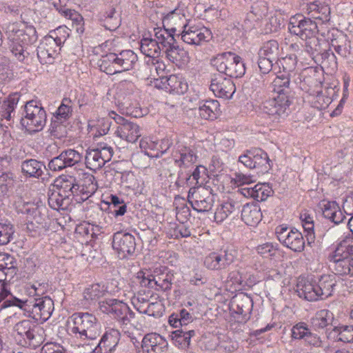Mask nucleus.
<instances>
[{"label":"nucleus","instance_id":"f257e3e1","mask_svg":"<svg viewBox=\"0 0 353 353\" xmlns=\"http://www.w3.org/2000/svg\"><path fill=\"white\" fill-rule=\"evenodd\" d=\"M288 29L292 34L306 41L305 51L310 55L323 54L329 50V42L316 37L319 32L316 21L297 14L291 17Z\"/></svg>","mask_w":353,"mask_h":353},{"label":"nucleus","instance_id":"f03ea898","mask_svg":"<svg viewBox=\"0 0 353 353\" xmlns=\"http://www.w3.org/2000/svg\"><path fill=\"white\" fill-rule=\"evenodd\" d=\"M9 294L10 292L3 285L0 291V310L10 306H17L26 311L30 318L41 323L46 321L54 311V302L48 296L34 299L33 302L28 303L26 299L16 297L5 300Z\"/></svg>","mask_w":353,"mask_h":353},{"label":"nucleus","instance_id":"7ed1b4c3","mask_svg":"<svg viewBox=\"0 0 353 353\" xmlns=\"http://www.w3.org/2000/svg\"><path fill=\"white\" fill-rule=\"evenodd\" d=\"M6 35L12 53L19 61L23 62L26 58L24 46L37 40L35 28L23 21L10 23L6 26Z\"/></svg>","mask_w":353,"mask_h":353},{"label":"nucleus","instance_id":"20e7f679","mask_svg":"<svg viewBox=\"0 0 353 353\" xmlns=\"http://www.w3.org/2000/svg\"><path fill=\"white\" fill-rule=\"evenodd\" d=\"M353 236L348 235L340 239L327 256L335 274L348 276L353 280Z\"/></svg>","mask_w":353,"mask_h":353},{"label":"nucleus","instance_id":"39448f33","mask_svg":"<svg viewBox=\"0 0 353 353\" xmlns=\"http://www.w3.org/2000/svg\"><path fill=\"white\" fill-rule=\"evenodd\" d=\"M67 332L70 335L83 340L94 339L101 332V325L94 315L77 312L68 319Z\"/></svg>","mask_w":353,"mask_h":353},{"label":"nucleus","instance_id":"423d86ee","mask_svg":"<svg viewBox=\"0 0 353 353\" xmlns=\"http://www.w3.org/2000/svg\"><path fill=\"white\" fill-rule=\"evenodd\" d=\"M185 8V5L179 2L174 9L163 14L161 18L163 28L154 29V36L157 39H160L159 34H164L165 39L166 38V34L161 32V31L167 33L168 36L174 37L176 35H180L188 23Z\"/></svg>","mask_w":353,"mask_h":353},{"label":"nucleus","instance_id":"0eeeda50","mask_svg":"<svg viewBox=\"0 0 353 353\" xmlns=\"http://www.w3.org/2000/svg\"><path fill=\"white\" fill-rule=\"evenodd\" d=\"M212 63L219 72L230 77L239 78L245 72L242 58L231 52L217 54L212 59Z\"/></svg>","mask_w":353,"mask_h":353},{"label":"nucleus","instance_id":"6e6552de","mask_svg":"<svg viewBox=\"0 0 353 353\" xmlns=\"http://www.w3.org/2000/svg\"><path fill=\"white\" fill-rule=\"evenodd\" d=\"M46 113L39 101H28L24 107V114L21 123L30 133L41 131L46 125Z\"/></svg>","mask_w":353,"mask_h":353},{"label":"nucleus","instance_id":"1a4fd4ad","mask_svg":"<svg viewBox=\"0 0 353 353\" xmlns=\"http://www.w3.org/2000/svg\"><path fill=\"white\" fill-rule=\"evenodd\" d=\"M161 32L166 34L164 31ZM159 34V39L162 46L165 57L172 63L174 64L179 69H185L190 61L189 52L183 47L176 44V40L174 37Z\"/></svg>","mask_w":353,"mask_h":353},{"label":"nucleus","instance_id":"9d476101","mask_svg":"<svg viewBox=\"0 0 353 353\" xmlns=\"http://www.w3.org/2000/svg\"><path fill=\"white\" fill-rule=\"evenodd\" d=\"M150 85L155 88L176 96L185 94L189 89L185 77L181 73L161 76L159 78L153 77L150 80Z\"/></svg>","mask_w":353,"mask_h":353},{"label":"nucleus","instance_id":"9b49d317","mask_svg":"<svg viewBox=\"0 0 353 353\" xmlns=\"http://www.w3.org/2000/svg\"><path fill=\"white\" fill-rule=\"evenodd\" d=\"M99 310L123 324H128L134 317V313L128 305L116 299H108L99 303Z\"/></svg>","mask_w":353,"mask_h":353},{"label":"nucleus","instance_id":"f8f14e48","mask_svg":"<svg viewBox=\"0 0 353 353\" xmlns=\"http://www.w3.org/2000/svg\"><path fill=\"white\" fill-rule=\"evenodd\" d=\"M188 199L192 208L198 212H208L214 205L212 190L205 186L199 185L190 188Z\"/></svg>","mask_w":353,"mask_h":353},{"label":"nucleus","instance_id":"ddd939ff","mask_svg":"<svg viewBox=\"0 0 353 353\" xmlns=\"http://www.w3.org/2000/svg\"><path fill=\"white\" fill-rule=\"evenodd\" d=\"M275 233L277 239L283 246L295 252H301L304 250L305 240L299 230L281 225L276 228Z\"/></svg>","mask_w":353,"mask_h":353},{"label":"nucleus","instance_id":"4468645a","mask_svg":"<svg viewBox=\"0 0 353 353\" xmlns=\"http://www.w3.org/2000/svg\"><path fill=\"white\" fill-rule=\"evenodd\" d=\"M113 149L106 143H100L97 148L89 149L85 156V164L88 168L97 170L102 168L105 163L111 160Z\"/></svg>","mask_w":353,"mask_h":353},{"label":"nucleus","instance_id":"2eb2a0df","mask_svg":"<svg viewBox=\"0 0 353 353\" xmlns=\"http://www.w3.org/2000/svg\"><path fill=\"white\" fill-rule=\"evenodd\" d=\"M182 41L190 45L199 46L212 38L211 30L201 24L187 23L181 32Z\"/></svg>","mask_w":353,"mask_h":353},{"label":"nucleus","instance_id":"dca6fc26","mask_svg":"<svg viewBox=\"0 0 353 353\" xmlns=\"http://www.w3.org/2000/svg\"><path fill=\"white\" fill-rule=\"evenodd\" d=\"M235 251L225 249L223 253L211 252L203 258V266L210 270L226 269L235 260Z\"/></svg>","mask_w":353,"mask_h":353},{"label":"nucleus","instance_id":"f3484780","mask_svg":"<svg viewBox=\"0 0 353 353\" xmlns=\"http://www.w3.org/2000/svg\"><path fill=\"white\" fill-rule=\"evenodd\" d=\"M323 82V72L317 68H307L301 73L300 87L307 94L319 92L322 90Z\"/></svg>","mask_w":353,"mask_h":353},{"label":"nucleus","instance_id":"a211bd4d","mask_svg":"<svg viewBox=\"0 0 353 353\" xmlns=\"http://www.w3.org/2000/svg\"><path fill=\"white\" fill-rule=\"evenodd\" d=\"M112 248L120 259L126 258L134 252V236L130 233L116 232L113 235Z\"/></svg>","mask_w":353,"mask_h":353},{"label":"nucleus","instance_id":"6ab92c4d","mask_svg":"<svg viewBox=\"0 0 353 353\" xmlns=\"http://www.w3.org/2000/svg\"><path fill=\"white\" fill-rule=\"evenodd\" d=\"M117 119L119 125L115 132L117 136L128 143H135L141 136V127L123 117Z\"/></svg>","mask_w":353,"mask_h":353},{"label":"nucleus","instance_id":"aec40b11","mask_svg":"<svg viewBox=\"0 0 353 353\" xmlns=\"http://www.w3.org/2000/svg\"><path fill=\"white\" fill-rule=\"evenodd\" d=\"M210 88L216 97L223 99H230L236 91L233 81L222 74L212 79Z\"/></svg>","mask_w":353,"mask_h":353},{"label":"nucleus","instance_id":"412c9836","mask_svg":"<svg viewBox=\"0 0 353 353\" xmlns=\"http://www.w3.org/2000/svg\"><path fill=\"white\" fill-rule=\"evenodd\" d=\"M61 47L51 38L45 36L37 47V57L41 64L52 63Z\"/></svg>","mask_w":353,"mask_h":353},{"label":"nucleus","instance_id":"4be33fe9","mask_svg":"<svg viewBox=\"0 0 353 353\" xmlns=\"http://www.w3.org/2000/svg\"><path fill=\"white\" fill-rule=\"evenodd\" d=\"M272 99L269 101V114L276 119L285 118L288 114V110L292 103L291 94H274Z\"/></svg>","mask_w":353,"mask_h":353},{"label":"nucleus","instance_id":"5701e85b","mask_svg":"<svg viewBox=\"0 0 353 353\" xmlns=\"http://www.w3.org/2000/svg\"><path fill=\"white\" fill-rule=\"evenodd\" d=\"M143 353H166L168 343L160 334L149 333L142 340Z\"/></svg>","mask_w":353,"mask_h":353},{"label":"nucleus","instance_id":"b1692460","mask_svg":"<svg viewBox=\"0 0 353 353\" xmlns=\"http://www.w3.org/2000/svg\"><path fill=\"white\" fill-rule=\"evenodd\" d=\"M26 214L27 229L30 232H37L43 227L46 216L41 209L33 203H26L24 212Z\"/></svg>","mask_w":353,"mask_h":353},{"label":"nucleus","instance_id":"393cba45","mask_svg":"<svg viewBox=\"0 0 353 353\" xmlns=\"http://www.w3.org/2000/svg\"><path fill=\"white\" fill-rule=\"evenodd\" d=\"M121 334L116 329H109L102 336L98 345L94 349L95 353H113L120 341Z\"/></svg>","mask_w":353,"mask_h":353},{"label":"nucleus","instance_id":"a878e982","mask_svg":"<svg viewBox=\"0 0 353 353\" xmlns=\"http://www.w3.org/2000/svg\"><path fill=\"white\" fill-rule=\"evenodd\" d=\"M39 327L31 320L25 319L17 323L14 326V330L19 335L27 339L30 345L37 346L41 339L37 340L39 336L37 335Z\"/></svg>","mask_w":353,"mask_h":353},{"label":"nucleus","instance_id":"bb28decb","mask_svg":"<svg viewBox=\"0 0 353 353\" xmlns=\"http://www.w3.org/2000/svg\"><path fill=\"white\" fill-rule=\"evenodd\" d=\"M197 105L198 114L202 119L214 121L221 115V105L217 100H200Z\"/></svg>","mask_w":353,"mask_h":353},{"label":"nucleus","instance_id":"cd10ccee","mask_svg":"<svg viewBox=\"0 0 353 353\" xmlns=\"http://www.w3.org/2000/svg\"><path fill=\"white\" fill-rule=\"evenodd\" d=\"M316 282L305 277H299L296 284V292L300 297L309 301L319 299Z\"/></svg>","mask_w":353,"mask_h":353},{"label":"nucleus","instance_id":"c85d7f7f","mask_svg":"<svg viewBox=\"0 0 353 353\" xmlns=\"http://www.w3.org/2000/svg\"><path fill=\"white\" fill-rule=\"evenodd\" d=\"M78 178L76 183L77 190H79L81 196L86 199L96 192L98 188L97 183L94 176L90 173L80 172Z\"/></svg>","mask_w":353,"mask_h":353},{"label":"nucleus","instance_id":"c756f323","mask_svg":"<svg viewBox=\"0 0 353 353\" xmlns=\"http://www.w3.org/2000/svg\"><path fill=\"white\" fill-rule=\"evenodd\" d=\"M239 208V203L234 199H228L217 205L214 219L217 223H221Z\"/></svg>","mask_w":353,"mask_h":353},{"label":"nucleus","instance_id":"7c9ffc66","mask_svg":"<svg viewBox=\"0 0 353 353\" xmlns=\"http://www.w3.org/2000/svg\"><path fill=\"white\" fill-rule=\"evenodd\" d=\"M174 279V274L167 268L155 269L154 270L153 289L156 290H170Z\"/></svg>","mask_w":353,"mask_h":353},{"label":"nucleus","instance_id":"2f4dec72","mask_svg":"<svg viewBox=\"0 0 353 353\" xmlns=\"http://www.w3.org/2000/svg\"><path fill=\"white\" fill-rule=\"evenodd\" d=\"M241 220L249 226L255 227L262 220V213L256 203H247L241 210Z\"/></svg>","mask_w":353,"mask_h":353},{"label":"nucleus","instance_id":"473e14b6","mask_svg":"<svg viewBox=\"0 0 353 353\" xmlns=\"http://www.w3.org/2000/svg\"><path fill=\"white\" fill-rule=\"evenodd\" d=\"M242 193L244 196L253 198L257 201H263L272 195L273 191L269 184L258 183L252 188H243Z\"/></svg>","mask_w":353,"mask_h":353},{"label":"nucleus","instance_id":"72a5a7b5","mask_svg":"<svg viewBox=\"0 0 353 353\" xmlns=\"http://www.w3.org/2000/svg\"><path fill=\"white\" fill-rule=\"evenodd\" d=\"M114 290H109L108 287L100 283H93L85 288L83 295V299L88 303H92L98 301L106 294H112Z\"/></svg>","mask_w":353,"mask_h":353},{"label":"nucleus","instance_id":"f704fd0d","mask_svg":"<svg viewBox=\"0 0 353 353\" xmlns=\"http://www.w3.org/2000/svg\"><path fill=\"white\" fill-rule=\"evenodd\" d=\"M76 179L70 176L57 178L54 183L52 189L63 194V196H69L77 192Z\"/></svg>","mask_w":353,"mask_h":353},{"label":"nucleus","instance_id":"c9c22d12","mask_svg":"<svg viewBox=\"0 0 353 353\" xmlns=\"http://www.w3.org/2000/svg\"><path fill=\"white\" fill-rule=\"evenodd\" d=\"M155 38L143 37L141 40L140 50L143 54L148 57L150 59L159 57L161 54V43L156 37Z\"/></svg>","mask_w":353,"mask_h":353},{"label":"nucleus","instance_id":"e433bc0d","mask_svg":"<svg viewBox=\"0 0 353 353\" xmlns=\"http://www.w3.org/2000/svg\"><path fill=\"white\" fill-rule=\"evenodd\" d=\"M323 214L325 218L330 220L335 224L342 223L345 218L339 204L336 201H327L324 203Z\"/></svg>","mask_w":353,"mask_h":353},{"label":"nucleus","instance_id":"4c0bfd02","mask_svg":"<svg viewBox=\"0 0 353 353\" xmlns=\"http://www.w3.org/2000/svg\"><path fill=\"white\" fill-rule=\"evenodd\" d=\"M59 13L65 18L72 21V26L79 33L84 31V21L83 17L76 10L60 7L57 8Z\"/></svg>","mask_w":353,"mask_h":353},{"label":"nucleus","instance_id":"58836bf2","mask_svg":"<svg viewBox=\"0 0 353 353\" xmlns=\"http://www.w3.org/2000/svg\"><path fill=\"white\" fill-rule=\"evenodd\" d=\"M115 59L121 72L132 69L137 61V54L130 50H123L119 54L115 53Z\"/></svg>","mask_w":353,"mask_h":353},{"label":"nucleus","instance_id":"ea45409f","mask_svg":"<svg viewBox=\"0 0 353 353\" xmlns=\"http://www.w3.org/2000/svg\"><path fill=\"white\" fill-rule=\"evenodd\" d=\"M142 152L151 158H159L165 151L159 148L158 142L150 137H143L139 141Z\"/></svg>","mask_w":353,"mask_h":353},{"label":"nucleus","instance_id":"a19ab883","mask_svg":"<svg viewBox=\"0 0 353 353\" xmlns=\"http://www.w3.org/2000/svg\"><path fill=\"white\" fill-rule=\"evenodd\" d=\"M316 289L319 290V299L327 298L332 295L336 285L334 276L331 274H324L316 282Z\"/></svg>","mask_w":353,"mask_h":353},{"label":"nucleus","instance_id":"79ce46f5","mask_svg":"<svg viewBox=\"0 0 353 353\" xmlns=\"http://www.w3.org/2000/svg\"><path fill=\"white\" fill-rule=\"evenodd\" d=\"M307 10L311 17L322 23L327 22L330 19V8L327 5L311 3L307 6Z\"/></svg>","mask_w":353,"mask_h":353},{"label":"nucleus","instance_id":"37998d69","mask_svg":"<svg viewBox=\"0 0 353 353\" xmlns=\"http://www.w3.org/2000/svg\"><path fill=\"white\" fill-rule=\"evenodd\" d=\"M334 320V314L328 310L318 311L311 319V323L315 330H320L331 325Z\"/></svg>","mask_w":353,"mask_h":353},{"label":"nucleus","instance_id":"c03bdc74","mask_svg":"<svg viewBox=\"0 0 353 353\" xmlns=\"http://www.w3.org/2000/svg\"><path fill=\"white\" fill-rule=\"evenodd\" d=\"M175 162L179 166H188L189 164L193 163L196 159L193 151L185 146H179L178 149L173 154Z\"/></svg>","mask_w":353,"mask_h":353},{"label":"nucleus","instance_id":"a18cd8bd","mask_svg":"<svg viewBox=\"0 0 353 353\" xmlns=\"http://www.w3.org/2000/svg\"><path fill=\"white\" fill-rule=\"evenodd\" d=\"M194 334V330L184 332L182 330H176L172 332L171 340L175 346L185 350L189 347L190 339Z\"/></svg>","mask_w":353,"mask_h":353},{"label":"nucleus","instance_id":"49530a36","mask_svg":"<svg viewBox=\"0 0 353 353\" xmlns=\"http://www.w3.org/2000/svg\"><path fill=\"white\" fill-rule=\"evenodd\" d=\"M165 312V306L163 300L158 294L153 292L150 294L149 304L147 310V315L160 317Z\"/></svg>","mask_w":353,"mask_h":353},{"label":"nucleus","instance_id":"de8ad7c7","mask_svg":"<svg viewBox=\"0 0 353 353\" xmlns=\"http://www.w3.org/2000/svg\"><path fill=\"white\" fill-rule=\"evenodd\" d=\"M99 68L102 72L109 75L121 72L120 67L115 59V53H110L103 57L99 63Z\"/></svg>","mask_w":353,"mask_h":353},{"label":"nucleus","instance_id":"09e8293b","mask_svg":"<svg viewBox=\"0 0 353 353\" xmlns=\"http://www.w3.org/2000/svg\"><path fill=\"white\" fill-rule=\"evenodd\" d=\"M279 44L276 40H270L263 43L260 48L259 57H265L275 60L279 54Z\"/></svg>","mask_w":353,"mask_h":353},{"label":"nucleus","instance_id":"8fccbe9b","mask_svg":"<svg viewBox=\"0 0 353 353\" xmlns=\"http://www.w3.org/2000/svg\"><path fill=\"white\" fill-rule=\"evenodd\" d=\"M252 160L255 164V168L260 169L262 172L270 169V159L266 152L260 149L251 150Z\"/></svg>","mask_w":353,"mask_h":353},{"label":"nucleus","instance_id":"3c124183","mask_svg":"<svg viewBox=\"0 0 353 353\" xmlns=\"http://www.w3.org/2000/svg\"><path fill=\"white\" fill-rule=\"evenodd\" d=\"M290 76L287 74H278L272 81L274 94H291L290 89Z\"/></svg>","mask_w":353,"mask_h":353},{"label":"nucleus","instance_id":"603ef678","mask_svg":"<svg viewBox=\"0 0 353 353\" xmlns=\"http://www.w3.org/2000/svg\"><path fill=\"white\" fill-rule=\"evenodd\" d=\"M307 98L312 105L318 110L325 109L331 103L330 97L323 93V89L317 93H308Z\"/></svg>","mask_w":353,"mask_h":353},{"label":"nucleus","instance_id":"864d4df0","mask_svg":"<svg viewBox=\"0 0 353 353\" xmlns=\"http://www.w3.org/2000/svg\"><path fill=\"white\" fill-rule=\"evenodd\" d=\"M72 112V101L70 98H63L61 105L54 113V117L60 122L66 121Z\"/></svg>","mask_w":353,"mask_h":353},{"label":"nucleus","instance_id":"5fc2aeb1","mask_svg":"<svg viewBox=\"0 0 353 353\" xmlns=\"http://www.w3.org/2000/svg\"><path fill=\"white\" fill-rule=\"evenodd\" d=\"M276 63L280 69L279 73L283 72V74H290V73L293 72L296 68L297 64V55H286L284 57L279 59Z\"/></svg>","mask_w":353,"mask_h":353},{"label":"nucleus","instance_id":"6e6d98bb","mask_svg":"<svg viewBox=\"0 0 353 353\" xmlns=\"http://www.w3.org/2000/svg\"><path fill=\"white\" fill-rule=\"evenodd\" d=\"M338 341L343 343L353 342V325H339L333 329Z\"/></svg>","mask_w":353,"mask_h":353},{"label":"nucleus","instance_id":"4d7b16f0","mask_svg":"<svg viewBox=\"0 0 353 353\" xmlns=\"http://www.w3.org/2000/svg\"><path fill=\"white\" fill-rule=\"evenodd\" d=\"M70 30L65 26H61L56 29L50 31L46 35L51 38L60 47L65 42L70 35Z\"/></svg>","mask_w":353,"mask_h":353},{"label":"nucleus","instance_id":"13d9d810","mask_svg":"<svg viewBox=\"0 0 353 353\" xmlns=\"http://www.w3.org/2000/svg\"><path fill=\"white\" fill-rule=\"evenodd\" d=\"M42 167L43 164L41 162L30 159L23 163L22 170L30 176L39 177L43 173Z\"/></svg>","mask_w":353,"mask_h":353},{"label":"nucleus","instance_id":"bf43d9fd","mask_svg":"<svg viewBox=\"0 0 353 353\" xmlns=\"http://www.w3.org/2000/svg\"><path fill=\"white\" fill-rule=\"evenodd\" d=\"M67 199L68 196H63V194L52 188L48 197V204L52 209L58 210L64 208V203Z\"/></svg>","mask_w":353,"mask_h":353},{"label":"nucleus","instance_id":"052dcab7","mask_svg":"<svg viewBox=\"0 0 353 353\" xmlns=\"http://www.w3.org/2000/svg\"><path fill=\"white\" fill-rule=\"evenodd\" d=\"M256 252L263 258H273L279 254V249L272 243L266 242L256 247Z\"/></svg>","mask_w":353,"mask_h":353},{"label":"nucleus","instance_id":"680f3d73","mask_svg":"<svg viewBox=\"0 0 353 353\" xmlns=\"http://www.w3.org/2000/svg\"><path fill=\"white\" fill-rule=\"evenodd\" d=\"M136 279L142 288L153 289L154 273L148 269H141L136 274Z\"/></svg>","mask_w":353,"mask_h":353},{"label":"nucleus","instance_id":"e2e57ef3","mask_svg":"<svg viewBox=\"0 0 353 353\" xmlns=\"http://www.w3.org/2000/svg\"><path fill=\"white\" fill-rule=\"evenodd\" d=\"M18 101L14 98L9 97L6 101H4L1 105V117L8 120L10 121L12 118V114L17 107Z\"/></svg>","mask_w":353,"mask_h":353},{"label":"nucleus","instance_id":"0e129e2a","mask_svg":"<svg viewBox=\"0 0 353 353\" xmlns=\"http://www.w3.org/2000/svg\"><path fill=\"white\" fill-rule=\"evenodd\" d=\"M151 292L148 291V294H143L139 293L137 298L132 300V304L134 308L141 314H147V310L149 304V298Z\"/></svg>","mask_w":353,"mask_h":353},{"label":"nucleus","instance_id":"69168bd1","mask_svg":"<svg viewBox=\"0 0 353 353\" xmlns=\"http://www.w3.org/2000/svg\"><path fill=\"white\" fill-rule=\"evenodd\" d=\"M300 219L301 220L304 231L306 232L307 240L313 239L314 238V223L313 217L307 213H303L301 214Z\"/></svg>","mask_w":353,"mask_h":353},{"label":"nucleus","instance_id":"338daca9","mask_svg":"<svg viewBox=\"0 0 353 353\" xmlns=\"http://www.w3.org/2000/svg\"><path fill=\"white\" fill-rule=\"evenodd\" d=\"M67 167H71L79 163L82 159V154L73 149H68L61 152Z\"/></svg>","mask_w":353,"mask_h":353},{"label":"nucleus","instance_id":"774afa93","mask_svg":"<svg viewBox=\"0 0 353 353\" xmlns=\"http://www.w3.org/2000/svg\"><path fill=\"white\" fill-rule=\"evenodd\" d=\"M310 330L304 322H299L295 324L291 329V337L294 339H305Z\"/></svg>","mask_w":353,"mask_h":353}]
</instances>
